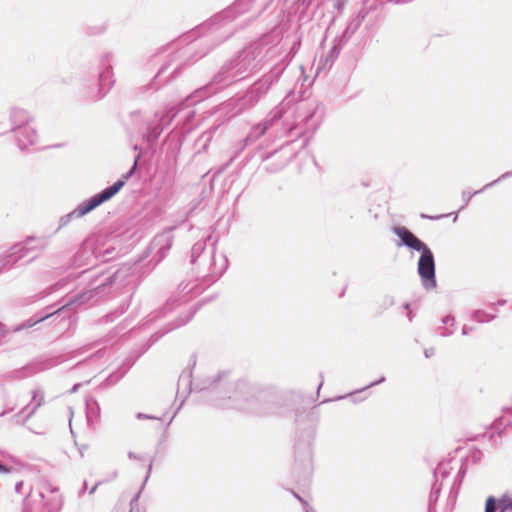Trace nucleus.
I'll return each instance as SVG.
<instances>
[{
  "mask_svg": "<svg viewBox=\"0 0 512 512\" xmlns=\"http://www.w3.org/2000/svg\"><path fill=\"white\" fill-rule=\"evenodd\" d=\"M395 297L390 294H386L383 296L381 302H380V308L382 310H387L388 308L395 305Z\"/></svg>",
  "mask_w": 512,
  "mask_h": 512,
  "instance_id": "obj_40",
  "label": "nucleus"
},
{
  "mask_svg": "<svg viewBox=\"0 0 512 512\" xmlns=\"http://www.w3.org/2000/svg\"><path fill=\"white\" fill-rule=\"evenodd\" d=\"M228 377L229 372L223 371L194 384L192 372L183 371L178 379V393L188 396L193 390H208L217 395L214 405L220 408H233L257 416L278 413L280 399L277 394L246 380L230 382Z\"/></svg>",
  "mask_w": 512,
  "mask_h": 512,
  "instance_id": "obj_1",
  "label": "nucleus"
},
{
  "mask_svg": "<svg viewBox=\"0 0 512 512\" xmlns=\"http://www.w3.org/2000/svg\"><path fill=\"white\" fill-rule=\"evenodd\" d=\"M450 214H444V215H436V216H428V215H425V214H421V217L422 218H427V219H430V220H439L443 217H447L449 216Z\"/></svg>",
  "mask_w": 512,
  "mask_h": 512,
  "instance_id": "obj_50",
  "label": "nucleus"
},
{
  "mask_svg": "<svg viewBox=\"0 0 512 512\" xmlns=\"http://www.w3.org/2000/svg\"><path fill=\"white\" fill-rule=\"evenodd\" d=\"M135 417L138 419V420H160L159 417H156V416H153V415H150V414H145V413H142V412H138L136 413Z\"/></svg>",
  "mask_w": 512,
  "mask_h": 512,
  "instance_id": "obj_46",
  "label": "nucleus"
},
{
  "mask_svg": "<svg viewBox=\"0 0 512 512\" xmlns=\"http://www.w3.org/2000/svg\"><path fill=\"white\" fill-rule=\"evenodd\" d=\"M305 512H316L315 509L309 505L304 507Z\"/></svg>",
  "mask_w": 512,
  "mask_h": 512,
  "instance_id": "obj_64",
  "label": "nucleus"
},
{
  "mask_svg": "<svg viewBox=\"0 0 512 512\" xmlns=\"http://www.w3.org/2000/svg\"><path fill=\"white\" fill-rule=\"evenodd\" d=\"M474 330L473 327L471 326H468V325H464L462 327V335H468L470 332H472Z\"/></svg>",
  "mask_w": 512,
  "mask_h": 512,
  "instance_id": "obj_51",
  "label": "nucleus"
},
{
  "mask_svg": "<svg viewBox=\"0 0 512 512\" xmlns=\"http://www.w3.org/2000/svg\"><path fill=\"white\" fill-rule=\"evenodd\" d=\"M299 47H300V41H297V42L293 43V45L291 47V52H293V55L291 56V58L295 55V53L297 52Z\"/></svg>",
  "mask_w": 512,
  "mask_h": 512,
  "instance_id": "obj_56",
  "label": "nucleus"
},
{
  "mask_svg": "<svg viewBox=\"0 0 512 512\" xmlns=\"http://www.w3.org/2000/svg\"><path fill=\"white\" fill-rule=\"evenodd\" d=\"M140 159V155L138 154L135 159L132 167L129 169V171L122 176V178L115 181L112 185L104 188L103 190H110L114 188V191L110 194L109 200L112 199L125 185L126 181L135 173L137 167H138V161Z\"/></svg>",
  "mask_w": 512,
  "mask_h": 512,
  "instance_id": "obj_25",
  "label": "nucleus"
},
{
  "mask_svg": "<svg viewBox=\"0 0 512 512\" xmlns=\"http://www.w3.org/2000/svg\"><path fill=\"white\" fill-rule=\"evenodd\" d=\"M293 495L302 503L303 507H306L308 505L307 501L300 497L296 492H293Z\"/></svg>",
  "mask_w": 512,
  "mask_h": 512,
  "instance_id": "obj_59",
  "label": "nucleus"
},
{
  "mask_svg": "<svg viewBox=\"0 0 512 512\" xmlns=\"http://www.w3.org/2000/svg\"><path fill=\"white\" fill-rule=\"evenodd\" d=\"M365 17L366 13H364L363 11H359L352 19H350L347 27L345 28L343 33L338 37L344 40L345 42H348L354 35V33L360 28Z\"/></svg>",
  "mask_w": 512,
  "mask_h": 512,
  "instance_id": "obj_24",
  "label": "nucleus"
},
{
  "mask_svg": "<svg viewBox=\"0 0 512 512\" xmlns=\"http://www.w3.org/2000/svg\"><path fill=\"white\" fill-rule=\"evenodd\" d=\"M129 366L120 367L116 371L112 372L104 381L107 386L115 385L129 370Z\"/></svg>",
  "mask_w": 512,
  "mask_h": 512,
  "instance_id": "obj_32",
  "label": "nucleus"
},
{
  "mask_svg": "<svg viewBox=\"0 0 512 512\" xmlns=\"http://www.w3.org/2000/svg\"><path fill=\"white\" fill-rule=\"evenodd\" d=\"M44 395L39 390H33L32 392V403L25 406L19 413L15 414L13 418L16 423H20V416L26 413V416L22 420V423H25L35 412L36 410L43 404Z\"/></svg>",
  "mask_w": 512,
  "mask_h": 512,
  "instance_id": "obj_21",
  "label": "nucleus"
},
{
  "mask_svg": "<svg viewBox=\"0 0 512 512\" xmlns=\"http://www.w3.org/2000/svg\"><path fill=\"white\" fill-rule=\"evenodd\" d=\"M233 33H234V30H233V29H231V28L226 29V30L224 31V34L221 36V39H220V40H219V41H218V42H217L213 47H215V46H216V45H218L219 43H221V42H223V41L227 40L228 38H230V37L233 35Z\"/></svg>",
  "mask_w": 512,
  "mask_h": 512,
  "instance_id": "obj_47",
  "label": "nucleus"
},
{
  "mask_svg": "<svg viewBox=\"0 0 512 512\" xmlns=\"http://www.w3.org/2000/svg\"><path fill=\"white\" fill-rule=\"evenodd\" d=\"M385 381H386L385 376H381L380 378H378V380L371 382V383H370V384H368L367 386H365V387H363V388H361V389H359V390H356L355 392L350 393V394H349V395H347V396H338V397H336V398H335V400L344 399L345 397H351V398H352V401H353L354 403L360 402V401H362L364 398H362V399H359V400H358V399H356V398L354 397V396H355V394L362 393V392L366 391L367 389L372 388V387H374V386H377V385H379V384H381V383H383V382H385Z\"/></svg>",
  "mask_w": 512,
  "mask_h": 512,
  "instance_id": "obj_31",
  "label": "nucleus"
},
{
  "mask_svg": "<svg viewBox=\"0 0 512 512\" xmlns=\"http://www.w3.org/2000/svg\"><path fill=\"white\" fill-rule=\"evenodd\" d=\"M347 42L339 38L338 36L334 39L333 46L331 47L330 51L328 52L327 58L330 61H334L340 54L342 48Z\"/></svg>",
  "mask_w": 512,
  "mask_h": 512,
  "instance_id": "obj_34",
  "label": "nucleus"
},
{
  "mask_svg": "<svg viewBox=\"0 0 512 512\" xmlns=\"http://www.w3.org/2000/svg\"><path fill=\"white\" fill-rule=\"evenodd\" d=\"M242 0H237L234 2L231 6L227 7L226 9H223L219 13L215 14L199 26L193 31H191L187 36H185V39L190 38H196L202 33L205 32H217L223 28H226L228 24H230L233 20L236 19L238 14L240 13L238 11V7L241 4Z\"/></svg>",
  "mask_w": 512,
  "mask_h": 512,
  "instance_id": "obj_12",
  "label": "nucleus"
},
{
  "mask_svg": "<svg viewBox=\"0 0 512 512\" xmlns=\"http://www.w3.org/2000/svg\"><path fill=\"white\" fill-rule=\"evenodd\" d=\"M174 307V300H169L163 308H161L158 312H156L155 316H153V319L157 317L165 316L166 312L171 311Z\"/></svg>",
  "mask_w": 512,
  "mask_h": 512,
  "instance_id": "obj_41",
  "label": "nucleus"
},
{
  "mask_svg": "<svg viewBox=\"0 0 512 512\" xmlns=\"http://www.w3.org/2000/svg\"><path fill=\"white\" fill-rule=\"evenodd\" d=\"M8 332H9V330L7 329L5 324L0 322V346H2L4 344L2 339L8 334Z\"/></svg>",
  "mask_w": 512,
  "mask_h": 512,
  "instance_id": "obj_48",
  "label": "nucleus"
},
{
  "mask_svg": "<svg viewBox=\"0 0 512 512\" xmlns=\"http://www.w3.org/2000/svg\"><path fill=\"white\" fill-rule=\"evenodd\" d=\"M333 9L337 11L338 15H341L348 3V0H332Z\"/></svg>",
  "mask_w": 512,
  "mask_h": 512,
  "instance_id": "obj_42",
  "label": "nucleus"
},
{
  "mask_svg": "<svg viewBox=\"0 0 512 512\" xmlns=\"http://www.w3.org/2000/svg\"><path fill=\"white\" fill-rule=\"evenodd\" d=\"M15 134V137H16V143H17V146L19 147V136L20 138H23V140H27V133H14Z\"/></svg>",
  "mask_w": 512,
  "mask_h": 512,
  "instance_id": "obj_52",
  "label": "nucleus"
},
{
  "mask_svg": "<svg viewBox=\"0 0 512 512\" xmlns=\"http://www.w3.org/2000/svg\"><path fill=\"white\" fill-rule=\"evenodd\" d=\"M305 512H316L315 509L309 505L304 507Z\"/></svg>",
  "mask_w": 512,
  "mask_h": 512,
  "instance_id": "obj_63",
  "label": "nucleus"
},
{
  "mask_svg": "<svg viewBox=\"0 0 512 512\" xmlns=\"http://www.w3.org/2000/svg\"><path fill=\"white\" fill-rule=\"evenodd\" d=\"M11 129L13 133H27V140L19 137V149L24 151L29 146L36 144L38 135L35 127L31 125L32 117L21 108H13L10 112Z\"/></svg>",
  "mask_w": 512,
  "mask_h": 512,
  "instance_id": "obj_13",
  "label": "nucleus"
},
{
  "mask_svg": "<svg viewBox=\"0 0 512 512\" xmlns=\"http://www.w3.org/2000/svg\"><path fill=\"white\" fill-rule=\"evenodd\" d=\"M433 355H434V348H427L424 350V356L426 358H430Z\"/></svg>",
  "mask_w": 512,
  "mask_h": 512,
  "instance_id": "obj_57",
  "label": "nucleus"
},
{
  "mask_svg": "<svg viewBox=\"0 0 512 512\" xmlns=\"http://www.w3.org/2000/svg\"><path fill=\"white\" fill-rule=\"evenodd\" d=\"M128 457L130 459H135V460H141L142 459V457L140 455H138V454H136V453H134L132 451L128 452Z\"/></svg>",
  "mask_w": 512,
  "mask_h": 512,
  "instance_id": "obj_58",
  "label": "nucleus"
},
{
  "mask_svg": "<svg viewBox=\"0 0 512 512\" xmlns=\"http://www.w3.org/2000/svg\"><path fill=\"white\" fill-rule=\"evenodd\" d=\"M11 467L6 466L2 462H0V473H9L11 471Z\"/></svg>",
  "mask_w": 512,
  "mask_h": 512,
  "instance_id": "obj_53",
  "label": "nucleus"
},
{
  "mask_svg": "<svg viewBox=\"0 0 512 512\" xmlns=\"http://www.w3.org/2000/svg\"><path fill=\"white\" fill-rule=\"evenodd\" d=\"M512 510V499L503 496L497 500L494 496H489L485 502L484 512H506Z\"/></svg>",
  "mask_w": 512,
  "mask_h": 512,
  "instance_id": "obj_22",
  "label": "nucleus"
},
{
  "mask_svg": "<svg viewBox=\"0 0 512 512\" xmlns=\"http://www.w3.org/2000/svg\"><path fill=\"white\" fill-rule=\"evenodd\" d=\"M482 452L480 450L473 451L470 455V459L473 463H477L481 460Z\"/></svg>",
  "mask_w": 512,
  "mask_h": 512,
  "instance_id": "obj_49",
  "label": "nucleus"
},
{
  "mask_svg": "<svg viewBox=\"0 0 512 512\" xmlns=\"http://www.w3.org/2000/svg\"><path fill=\"white\" fill-rule=\"evenodd\" d=\"M103 482L102 481H99L97 482L89 491V494H93L95 493V491L97 490L98 486L101 485Z\"/></svg>",
  "mask_w": 512,
  "mask_h": 512,
  "instance_id": "obj_61",
  "label": "nucleus"
},
{
  "mask_svg": "<svg viewBox=\"0 0 512 512\" xmlns=\"http://www.w3.org/2000/svg\"><path fill=\"white\" fill-rule=\"evenodd\" d=\"M287 58L288 55L280 62L276 63L268 73L256 80L243 94L235 95L222 103L219 110L230 113V119L231 117L253 109L266 97L272 86L278 82L291 60V58Z\"/></svg>",
  "mask_w": 512,
  "mask_h": 512,
  "instance_id": "obj_6",
  "label": "nucleus"
},
{
  "mask_svg": "<svg viewBox=\"0 0 512 512\" xmlns=\"http://www.w3.org/2000/svg\"><path fill=\"white\" fill-rule=\"evenodd\" d=\"M216 242L217 240H214L211 243L207 255L200 257L196 262H191L196 280L186 284L181 283L179 289L182 293L198 294L215 283L225 273L228 268V258L224 254L216 255Z\"/></svg>",
  "mask_w": 512,
  "mask_h": 512,
  "instance_id": "obj_8",
  "label": "nucleus"
},
{
  "mask_svg": "<svg viewBox=\"0 0 512 512\" xmlns=\"http://www.w3.org/2000/svg\"><path fill=\"white\" fill-rule=\"evenodd\" d=\"M113 191L114 188L110 190H102L99 193L94 194L90 198L82 201L71 212L59 218L58 227L55 232H58L63 227L68 225L73 219L82 218L83 216L95 210L97 207L101 206L103 203L109 201V196Z\"/></svg>",
  "mask_w": 512,
  "mask_h": 512,
  "instance_id": "obj_15",
  "label": "nucleus"
},
{
  "mask_svg": "<svg viewBox=\"0 0 512 512\" xmlns=\"http://www.w3.org/2000/svg\"><path fill=\"white\" fill-rule=\"evenodd\" d=\"M207 240H211V236H208L207 239H201L197 241L191 249L190 263L196 262L200 257H204L209 252L207 249Z\"/></svg>",
  "mask_w": 512,
  "mask_h": 512,
  "instance_id": "obj_28",
  "label": "nucleus"
},
{
  "mask_svg": "<svg viewBox=\"0 0 512 512\" xmlns=\"http://www.w3.org/2000/svg\"><path fill=\"white\" fill-rule=\"evenodd\" d=\"M212 139V132L211 131H206L204 133H202V135L200 136V138L198 139V142H203V145H202V148L205 150L208 143L211 141Z\"/></svg>",
  "mask_w": 512,
  "mask_h": 512,
  "instance_id": "obj_44",
  "label": "nucleus"
},
{
  "mask_svg": "<svg viewBox=\"0 0 512 512\" xmlns=\"http://www.w3.org/2000/svg\"><path fill=\"white\" fill-rule=\"evenodd\" d=\"M496 318L495 314H488L484 310L478 309L471 313V319L478 323L491 322Z\"/></svg>",
  "mask_w": 512,
  "mask_h": 512,
  "instance_id": "obj_35",
  "label": "nucleus"
},
{
  "mask_svg": "<svg viewBox=\"0 0 512 512\" xmlns=\"http://www.w3.org/2000/svg\"><path fill=\"white\" fill-rule=\"evenodd\" d=\"M98 344H99L98 341H94V342L88 343L86 345H83L77 349H74L65 355L60 354V355H55V356H51V357L36 359V360L26 364L25 366L12 371L9 376L12 379H16V380H21V379L31 377L39 372L53 368V367L63 363L66 360L82 356V355L90 352L92 349H94Z\"/></svg>",
  "mask_w": 512,
  "mask_h": 512,
  "instance_id": "obj_10",
  "label": "nucleus"
},
{
  "mask_svg": "<svg viewBox=\"0 0 512 512\" xmlns=\"http://www.w3.org/2000/svg\"><path fill=\"white\" fill-rule=\"evenodd\" d=\"M391 231L398 238L395 242L397 247H405L411 252L420 253L417 261V273L422 287L426 291L436 289V262L431 248L406 226L394 225L391 227Z\"/></svg>",
  "mask_w": 512,
  "mask_h": 512,
  "instance_id": "obj_7",
  "label": "nucleus"
},
{
  "mask_svg": "<svg viewBox=\"0 0 512 512\" xmlns=\"http://www.w3.org/2000/svg\"><path fill=\"white\" fill-rule=\"evenodd\" d=\"M89 275V284L86 290L73 296L69 299V301L59 307L56 310H52L53 306H48L46 308V312H39L25 320L23 323L18 325L14 331H20L22 329L31 328L36 324L50 318L53 316H62L63 318H68L71 321L72 316L74 315V308L77 306L84 305L95 297H101L106 293V289L112 286L117 277L118 272L113 273H104L103 270L93 269H85L81 272V275Z\"/></svg>",
  "mask_w": 512,
  "mask_h": 512,
  "instance_id": "obj_4",
  "label": "nucleus"
},
{
  "mask_svg": "<svg viewBox=\"0 0 512 512\" xmlns=\"http://www.w3.org/2000/svg\"><path fill=\"white\" fill-rule=\"evenodd\" d=\"M512 434V408H504L502 415L496 418L490 426V432H486L483 437H487L492 446H499L503 438Z\"/></svg>",
  "mask_w": 512,
  "mask_h": 512,
  "instance_id": "obj_16",
  "label": "nucleus"
},
{
  "mask_svg": "<svg viewBox=\"0 0 512 512\" xmlns=\"http://www.w3.org/2000/svg\"><path fill=\"white\" fill-rule=\"evenodd\" d=\"M305 512H316L315 509L309 505L304 507Z\"/></svg>",
  "mask_w": 512,
  "mask_h": 512,
  "instance_id": "obj_62",
  "label": "nucleus"
},
{
  "mask_svg": "<svg viewBox=\"0 0 512 512\" xmlns=\"http://www.w3.org/2000/svg\"><path fill=\"white\" fill-rule=\"evenodd\" d=\"M39 496L43 500L42 512H60L63 507V497L57 487H49L48 493L41 491Z\"/></svg>",
  "mask_w": 512,
  "mask_h": 512,
  "instance_id": "obj_20",
  "label": "nucleus"
},
{
  "mask_svg": "<svg viewBox=\"0 0 512 512\" xmlns=\"http://www.w3.org/2000/svg\"><path fill=\"white\" fill-rule=\"evenodd\" d=\"M23 486H24V482L23 481H17L15 483V492L20 493L22 488H23Z\"/></svg>",
  "mask_w": 512,
  "mask_h": 512,
  "instance_id": "obj_54",
  "label": "nucleus"
},
{
  "mask_svg": "<svg viewBox=\"0 0 512 512\" xmlns=\"http://www.w3.org/2000/svg\"><path fill=\"white\" fill-rule=\"evenodd\" d=\"M441 491V483L434 481L431 486V491L428 497V512H432L435 508V505L438 501L439 495Z\"/></svg>",
  "mask_w": 512,
  "mask_h": 512,
  "instance_id": "obj_30",
  "label": "nucleus"
},
{
  "mask_svg": "<svg viewBox=\"0 0 512 512\" xmlns=\"http://www.w3.org/2000/svg\"><path fill=\"white\" fill-rule=\"evenodd\" d=\"M319 413L313 409L309 412H296V436L294 444V463L292 473L297 482L306 481L313 472L312 443L316 435Z\"/></svg>",
  "mask_w": 512,
  "mask_h": 512,
  "instance_id": "obj_5",
  "label": "nucleus"
},
{
  "mask_svg": "<svg viewBox=\"0 0 512 512\" xmlns=\"http://www.w3.org/2000/svg\"><path fill=\"white\" fill-rule=\"evenodd\" d=\"M293 100L294 92L288 93L283 101L266 115L263 121L252 125L247 135L237 144L236 154L255 144L267 133H283L297 137L305 133L315 132L323 117L320 105L316 102L298 103L294 121L290 123L285 114L286 108Z\"/></svg>",
  "mask_w": 512,
  "mask_h": 512,
  "instance_id": "obj_2",
  "label": "nucleus"
},
{
  "mask_svg": "<svg viewBox=\"0 0 512 512\" xmlns=\"http://www.w3.org/2000/svg\"><path fill=\"white\" fill-rule=\"evenodd\" d=\"M152 466H153V460H151V461H150V463H149V465H148L147 473H146V476H145L144 482H143V484H142V486H141L140 490H139V491H138V492L133 496V498L131 499V502H130V504H131V505L135 504V503L138 501V499H139V497H140V494H141V491H142V489L144 488L145 483L147 482V480H148V478H149V476H150V473H151V471H152Z\"/></svg>",
  "mask_w": 512,
  "mask_h": 512,
  "instance_id": "obj_39",
  "label": "nucleus"
},
{
  "mask_svg": "<svg viewBox=\"0 0 512 512\" xmlns=\"http://www.w3.org/2000/svg\"><path fill=\"white\" fill-rule=\"evenodd\" d=\"M277 52V47L269 45L266 39L250 43L225 61L209 83L194 91L191 99L195 102L201 101L223 88L245 79L248 75L257 72Z\"/></svg>",
  "mask_w": 512,
  "mask_h": 512,
  "instance_id": "obj_3",
  "label": "nucleus"
},
{
  "mask_svg": "<svg viewBox=\"0 0 512 512\" xmlns=\"http://www.w3.org/2000/svg\"><path fill=\"white\" fill-rule=\"evenodd\" d=\"M80 386H81V384H80V383H76V384H74V385L72 386V388L70 389V391H69V392H70L71 394H73V393L77 392Z\"/></svg>",
  "mask_w": 512,
  "mask_h": 512,
  "instance_id": "obj_60",
  "label": "nucleus"
},
{
  "mask_svg": "<svg viewBox=\"0 0 512 512\" xmlns=\"http://www.w3.org/2000/svg\"><path fill=\"white\" fill-rule=\"evenodd\" d=\"M108 357V349L103 347L95 351L94 353L90 354L88 357H86L84 360H81L75 364L73 369H78L83 366H89L92 368V371H95L96 368L99 366L98 362Z\"/></svg>",
  "mask_w": 512,
  "mask_h": 512,
  "instance_id": "obj_23",
  "label": "nucleus"
},
{
  "mask_svg": "<svg viewBox=\"0 0 512 512\" xmlns=\"http://www.w3.org/2000/svg\"><path fill=\"white\" fill-rule=\"evenodd\" d=\"M114 58L115 56L112 52H105L99 57L97 91L95 95L91 96L93 101L103 99L115 83L113 72Z\"/></svg>",
  "mask_w": 512,
  "mask_h": 512,
  "instance_id": "obj_14",
  "label": "nucleus"
},
{
  "mask_svg": "<svg viewBox=\"0 0 512 512\" xmlns=\"http://www.w3.org/2000/svg\"><path fill=\"white\" fill-rule=\"evenodd\" d=\"M177 113L174 107L163 112H155L153 116L144 115L141 111L135 110L129 114V118L134 130L141 135L143 141L149 147H153L164 128L171 124Z\"/></svg>",
  "mask_w": 512,
  "mask_h": 512,
  "instance_id": "obj_9",
  "label": "nucleus"
},
{
  "mask_svg": "<svg viewBox=\"0 0 512 512\" xmlns=\"http://www.w3.org/2000/svg\"><path fill=\"white\" fill-rule=\"evenodd\" d=\"M291 142H286L279 148L261 156L262 161H269L275 158L274 161L269 162L265 165V170L269 173H277L281 171L288 163H290L295 157V152L291 151Z\"/></svg>",
  "mask_w": 512,
  "mask_h": 512,
  "instance_id": "obj_19",
  "label": "nucleus"
},
{
  "mask_svg": "<svg viewBox=\"0 0 512 512\" xmlns=\"http://www.w3.org/2000/svg\"><path fill=\"white\" fill-rule=\"evenodd\" d=\"M434 481L438 482V477L441 476L442 479L446 478L449 475V462H441L437 465V467L433 470Z\"/></svg>",
  "mask_w": 512,
  "mask_h": 512,
  "instance_id": "obj_36",
  "label": "nucleus"
},
{
  "mask_svg": "<svg viewBox=\"0 0 512 512\" xmlns=\"http://www.w3.org/2000/svg\"><path fill=\"white\" fill-rule=\"evenodd\" d=\"M196 313V309L195 308H191L189 309L186 314H185V317H180L179 319H177L175 321V323H170L168 325V327L163 331V332H157L155 334V340H158L160 337H162L163 335H165L166 333H168L169 331H172L173 329L175 328H178V327H181L185 324H187L194 316V314Z\"/></svg>",
  "mask_w": 512,
  "mask_h": 512,
  "instance_id": "obj_27",
  "label": "nucleus"
},
{
  "mask_svg": "<svg viewBox=\"0 0 512 512\" xmlns=\"http://www.w3.org/2000/svg\"><path fill=\"white\" fill-rule=\"evenodd\" d=\"M114 254H115V248H113V247H109V248H106L105 250H101L98 247L92 248V247H88L87 245L84 244L75 253L74 258H73V264L76 267H82L85 265L94 266L95 264L92 261L93 259L99 260L101 262H106V261H109L110 259H112L114 257Z\"/></svg>",
  "mask_w": 512,
  "mask_h": 512,
  "instance_id": "obj_17",
  "label": "nucleus"
},
{
  "mask_svg": "<svg viewBox=\"0 0 512 512\" xmlns=\"http://www.w3.org/2000/svg\"><path fill=\"white\" fill-rule=\"evenodd\" d=\"M442 323L444 326H440L437 328V331L440 336L447 337L451 336L454 333V326H455V318L452 315H447L442 318Z\"/></svg>",
  "mask_w": 512,
  "mask_h": 512,
  "instance_id": "obj_29",
  "label": "nucleus"
},
{
  "mask_svg": "<svg viewBox=\"0 0 512 512\" xmlns=\"http://www.w3.org/2000/svg\"><path fill=\"white\" fill-rule=\"evenodd\" d=\"M486 189H484V186L480 189V190H477V191H474V192H468V191H463L462 192V201H463V204L462 206L460 207L459 210H462L464 209L470 202L471 198L477 194H480L482 193L483 191H485Z\"/></svg>",
  "mask_w": 512,
  "mask_h": 512,
  "instance_id": "obj_38",
  "label": "nucleus"
},
{
  "mask_svg": "<svg viewBox=\"0 0 512 512\" xmlns=\"http://www.w3.org/2000/svg\"><path fill=\"white\" fill-rule=\"evenodd\" d=\"M510 177H512V171L505 172L500 177H498L497 179H495L492 182L484 185V189L491 188L494 185H496L497 183H499L500 181L505 180V179L510 178Z\"/></svg>",
  "mask_w": 512,
  "mask_h": 512,
  "instance_id": "obj_43",
  "label": "nucleus"
},
{
  "mask_svg": "<svg viewBox=\"0 0 512 512\" xmlns=\"http://www.w3.org/2000/svg\"><path fill=\"white\" fill-rule=\"evenodd\" d=\"M85 406L87 422L90 425L94 424L100 418V406L97 400L93 397L86 398Z\"/></svg>",
  "mask_w": 512,
  "mask_h": 512,
  "instance_id": "obj_26",
  "label": "nucleus"
},
{
  "mask_svg": "<svg viewBox=\"0 0 512 512\" xmlns=\"http://www.w3.org/2000/svg\"><path fill=\"white\" fill-rule=\"evenodd\" d=\"M66 285V280L65 279H61L59 280L58 282H56L55 284L51 285L49 288H48V293H52L62 287H64Z\"/></svg>",
  "mask_w": 512,
  "mask_h": 512,
  "instance_id": "obj_45",
  "label": "nucleus"
},
{
  "mask_svg": "<svg viewBox=\"0 0 512 512\" xmlns=\"http://www.w3.org/2000/svg\"><path fill=\"white\" fill-rule=\"evenodd\" d=\"M347 42L339 38L338 36L334 39L333 46L331 47L330 51L328 52L327 58L330 61H334L340 54L342 48Z\"/></svg>",
  "mask_w": 512,
  "mask_h": 512,
  "instance_id": "obj_33",
  "label": "nucleus"
},
{
  "mask_svg": "<svg viewBox=\"0 0 512 512\" xmlns=\"http://www.w3.org/2000/svg\"><path fill=\"white\" fill-rule=\"evenodd\" d=\"M186 64H180L178 65L172 72L171 76L172 77H175L176 75H178L180 73V70L185 66Z\"/></svg>",
  "mask_w": 512,
  "mask_h": 512,
  "instance_id": "obj_55",
  "label": "nucleus"
},
{
  "mask_svg": "<svg viewBox=\"0 0 512 512\" xmlns=\"http://www.w3.org/2000/svg\"><path fill=\"white\" fill-rule=\"evenodd\" d=\"M169 67V64H164L157 72V74L155 75L154 79L151 81V83L148 85L149 89H153V90H158L160 88V86L163 84L161 81H160V77L161 75L167 70V68Z\"/></svg>",
  "mask_w": 512,
  "mask_h": 512,
  "instance_id": "obj_37",
  "label": "nucleus"
},
{
  "mask_svg": "<svg viewBox=\"0 0 512 512\" xmlns=\"http://www.w3.org/2000/svg\"><path fill=\"white\" fill-rule=\"evenodd\" d=\"M48 245L46 238L27 237L24 241L12 245L0 256V274L13 268L19 261L38 251L42 252Z\"/></svg>",
  "mask_w": 512,
  "mask_h": 512,
  "instance_id": "obj_11",
  "label": "nucleus"
},
{
  "mask_svg": "<svg viewBox=\"0 0 512 512\" xmlns=\"http://www.w3.org/2000/svg\"><path fill=\"white\" fill-rule=\"evenodd\" d=\"M175 227H169L157 234L148 247V253L151 255L155 264L161 262L168 254L173 245Z\"/></svg>",
  "mask_w": 512,
  "mask_h": 512,
  "instance_id": "obj_18",
  "label": "nucleus"
}]
</instances>
